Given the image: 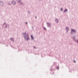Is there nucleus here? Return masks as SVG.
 <instances>
[{
	"label": "nucleus",
	"mask_w": 78,
	"mask_h": 78,
	"mask_svg": "<svg viewBox=\"0 0 78 78\" xmlns=\"http://www.w3.org/2000/svg\"><path fill=\"white\" fill-rule=\"evenodd\" d=\"M11 40L13 42H14V38H11Z\"/></svg>",
	"instance_id": "11"
},
{
	"label": "nucleus",
	"mask_w": 78,
	"mask_h": 78,
	"mask_svg": "<svg viewBox=\"0 0 78 78\" xmlns=\"http://www.w3.org/2000/svg\"><path fill=\"white\" fill-rule=\"evenodd\" d=\"M73 32H74V33H76V30L75 29H71V34L72 35L73 34Z\"/></svg>",
	"instance_id": "2"
},
{
	"label": "nucleus",
	"mask_w": 78,
	"mask_h": 78,
	"mask_svg": "<svg viewBox=\"0 0 78 78\" xmlns=\"http://www.w3.org/2000/svg\"><path fill=\"white\" fill-rule=\"evenodd\" d=\"M55 21L56 23H58V19H55Z\"/></svg>",
	"instance_id": "10"
},
{
	"label": "nucleus",
	"mask_w": 78,
	"mask_h": 78,
	"mask_svg": "<svg viewBox=\"0 0 78 78\" xmlns=\"http://www.w3.org/2000/svg\"><path fill=\"white\" fill-rule=\"evenodd\" d=\"M66 30L67 32H68V31L69 30V28L67 27L66 28Z\"/></svg>",
	"instance_id": "7"
},
{
	"label": "nucleus",
	"mask_w": 78,
	"mask_h": 78,
	"mask_svg": "<svg viewBox=\"0 0 78 78\" xmlns=\"http://www.w3.org/2000/svg\"><path fill=\"white\" fill-rule=\"evenodd\" d=\"M54 73H55V72H53V73H52V75H53V74H54Z\"/></svg>",
	"instance_id": "24"
},
{
	"label": "nucleus",
	"mask_w": 78,
	"mask_h": 78,
	"mask_svg": "<svg viewBox=\"0 0 78 78\" xmlns=\"http://www.w3.org/2000/svg\"><path fill=\"white\" fill-rule=\"evenodd\" d=\"M68 11V10H67V9H65L64 11H63V12H67V11Z\"/></svg>",
	"instance_id": "9"
},
{
	"label": "nucleus",
	"mask_w": 78,
	"mask_h": 78,
	"mask_svg": "<svg viewBox=\"0 0 78 78\" xmlns=\"http://www.w3.org/2000/svg\"><path fill=\"white\" fill-rule=\"evenodd\" d=\"M74 62H75V63H76V61H75V60H74L73 61Z\"/></svg>",
	"instance_id": "23"
},
{
	"label": "nucleus",
	"mask_w": 78,
	"mask_h": 78,
	"mask_svg": "<svg viewBox=\"0 0 78 78\" xmlns=\"http://www.w3.org/2000/svg\"><path fill=\"white\" fill-rule=\"evenodd\" d=\"M43 28H44V30H47L45 27H43Z\"/></svg>",
	"instance_id": "19"
},
{
	"label": "nucleus",
	"mask_w": 78,
	"mask_h": 78,
	"mask_svg": "<svg viewBox=\"0 0 78 78\" xmlns=\"http://www.w3.org/2000/svg\"><path fill=\"white\" fill-rule=\"evenodd\" d=\"M12 4L14 5H15L16 4V2H15L14 1H12Z\"/></svg>",
	"instance_id": "6"
},
{
	"label": "nucleus",
	"mask_w": 78,
	"mask_h": 78,
	"mask_svg": "<svg viewBox=\"0 0 78 78\" xmlns=\"http://www.w3.org/2000/svg\"><path fill=\"white\" fill-rule=\"evenodd\" d=\"M8 4L10 6H11V5L10 4V3L9 2H8Z\"/></svg>",
	"instance_id": "16"
},
{
	"label": "nucleus",
	"mask_w": 78,
	"mask_h": 78,
	"mask_svg": "<svg viewBox=\"0 0 78 78\" xmlns=\"http://www.w3.org/2000/svg\"><path fill=\"white\" fill-rule=\"evenodd\" d=\"M31 40L33 41L34 40V37H33V35H31Z\"/></svg>",
	"instance_id": "8"
},
{
	"label": "nucleus",
	"mask_w": 78,
	"mask_h": 78,
	"mask_svg": "<svg viewBox=\"0 0 78 78\" xmlns=\"http://www.w3.org/2000/svg\"><path fill=\"white\" fill-rule=\"evenodd\" d=\"M75 42H76L77 44H78V40H77V41H75Z\"/></svg>",
	"instance_id": "17"
},
{
	"label": "nucleus",
	"mask_w": 78,
	"mask_h": 78,
	"mask_svg": "<svg viewBox=\"0 0 78 78\" xmlns=\"http://www.w3.org/2000/svg\"><path fill=\"white\" fill-rule=\"evenodd\" d=\"M57 69L58 70H59V66H58L57 67Z\"/></svg>",
	"instance_id": "15"
},
{
	"label": "nucleus",
	"mask_w": 78,
	"mask_h": 78,
	"mask_svg": "<svg viewBox=\"0 0 78 78\" xmlns=\"http://www.w3.org/2000/svg\"><path fill=\"white\" fill-rule=\"evenodd\" d=\"M61 10L62 11H63V9H62V8H61Z\"/></svg>",
	"instance_id": "18"
},
{
	"label": "nucleus",
	"mask_w": 78,
	"mask_h": 78,
	"mask_svg": "<svg viewBox=\"0 0 78 78\" xmlns=\"http://www.w3.org/2000/svg\"><path fill=\"white\" fill-rule=\"evenodd\" d=\"M19 3H20V5H22V1H21V2H19Z\"/></svg>",
	"instance_id": "14"
},
{
	"label": "nucleus",
	"mask_w": 78,
	"mask_h": 78,
	"mask_svg": "<svg viewBox=\"0 0 78 78\" xmlns=\"http://www.w3.org/2000/svg\"><path fill=\"white\" fill-rule=\"evenodd\" d=\"M28 13H29V14H30V12L29 11H28Z\"/></svg>",
	"instance_id": "22"
},
{
	"label": "nucleus",
	"mask_w": 78,
	"mask_h": 78,
	"mask_svg": "<svg viewBox=\"0 0 78 78\" xmlns=\"http://www.w3.org/2000/svg\"><path fill=\"white\" fill-rule=\"evenodd\" d=\"M0 4L1 5V6H3L4 5V3H3V2L2 1H0Z\"/></svg>",
	"instance_id": "4"
},
{
	"label": "nucleus",
	"mask_w": 78,
	"mask_h": 78,
	"mask_svg": "<svg viewBox=\"0 0 78 78\" xmlns=\"http://www.w3.org/2000/svg\"><path fill=\"white\" fill-rule=\"evenodd\" d=\"M33 48H35V49H36V48L35 46H34Z\"/></svg>",
	"instance_id": "20"
},
{
	"label": "nucleus",
	"mask_w": 78,
	"mask_h": 78,
	"mask_svg": "<svg viewBox=\"0 0 78 78\" xmlns=\"http://www.w3.org/2000/svg\"><path fill=\"white\" fill-rule=\"evenodd\" d=\"M35 19H37V16H35Z\"/></svg>",
	"instance_id": "26"
},
{
	"label": "nucleus",
	"mask_w": 78,
	"mask_h": 78,
	"mask_svg": "<svg viewBox=\"0 0 78 78\" xmlns=\"http://www.w3.org/2000/svg\"><path fill=\"white\" fill-rule=\"evenodd\" d=\"M5 25V28H7V27L8 25V24H6V23H4L3 24V25Z\"/></svg>",
	"instance_id": "5"
},
{
	"label": "nucleus",
	"mask_w": 78,
	"mask_h": 78,
	"mask_svg": "<svg viewBox=\"0 0 78 78\" xmlns=\"http://www.w3.org/2000/svg\"><path fill=\"white\" fill-rule=\"evenodd\" d=\"M47 26L48 27H51V24L49 23H47Z\"/></svg>",
	"instance_id": "3"
},
{
	"label": "nucleus",
	"mask_w": 78,
	"mask_h": 78,
	"mask_svg": "<svg viewBox=\"0 0 78 78\" xmlns=\"http://www.w3.org/2000/svg\"><path fill=\"white\" fill-rule=\"evenodd\" d=\"M32 28H33V29H34V27H32Z\"/></svg>",
	"instance_id": "25"
},
{
	"label": "nucleus",
	"mask_w": 78,
	"mask_h": 78,
	"mask_svg": "<svg viewBox=\"0 0 78 78\" xmlns=\"http://www.w3.org/2000/svg\"><path fill=\"white\" fill-rule=\"evenodd\" d=\"M26 33H27V32H25L24 33H23V34H24V35H25L23 36V37H24V39H25L26 41H28V40L30 41V38L28 37L29 36L28 35V34H26Z\"/></svg>",
	"instance_id": "1"
},
{
	"label": "nucleus",
	"mask_w": 78,
	"mask_h": 78,
	"mask_svg": "<svg viewBox=\"0 0 78 78\" xmlns=\"http://www.w3.org/2000/svg\"><path fill=\"white\" fill-rule=\"evenodd\" d=\"M26 24H27V25H28V23L27 22H26L25 23Z\"/></svg>",
	"instance_id": "21"
},
{
	"label": "nucleus",
	"mask_w": 78,
	"mask_h": 78,
	"mask_svg": "<svg viewBox=\"0 0 78 78\" xmlns=\"http://www.w3.org/2000/svg\"><path fill=\"white\" fill-rule=\"evenodd\" d=\"M18 3H20L21 2V0H16Z\"/></svg>",
	"instance_id": "12"
},
{
	"label": "nucleus",
	"mask_w": 78,
	"mask_h": 78,
	"mask_svg": "<svg viewBox=\"0 0 78 78\" xmlns=\"http://www.w3.org/2000/svg\"><path fill=\"white\" fill-rule=\"evenodd\" d=\"M75 37H76L75 36H74V37H73V40H74V41H75Z\"/></svg>",
	"instance_id": "13"
}]
</instances>
